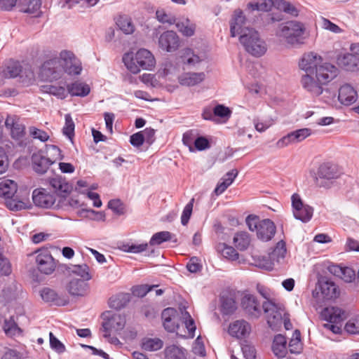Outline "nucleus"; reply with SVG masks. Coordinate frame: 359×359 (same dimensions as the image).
<instances>
[{
    "mask_svg": "<svg viewBox=\"0 0 359 359\" xmlns=\"http://www.w3.org/2000/svg\"><path fill=\"white\" fill-rule=\"evenodd\" d=\"M41 90L43 93L55 96L60 100H65L67 97V90L64 86L43 85L41 86Z\"/></svg>",
    "mask_w": 359,
    "mask_h": 359,
    "instance_id": "obj_37",
    "label": "nucleus"
},
{
    "mask_svg": "<svg viewBox=\"0 0 359 359\" xmlns=\"http://www.w3.org/2000/svg\"><path fill=\"white\" fill-rule=\"evenodd\" d=\"M130 295L128 293H118L109 299V306L115 310H121L126 306L130 302Z\"/></svg>",
    "mask_w": 359,
    "mask_h": 359,
    "instance_id": "obj_34",
    "label": "nucleus"
},
{
    "mask_svg": "<svg viewBox=\"0 0 359 359\" xmlns=\"http://www.w3.org/2000/svg\"><path fill=\"white\" fill-rule=\"evenodd\" d=\"M241 351L245 359H255V348L254 346L249 344L248 341H244V342L241 344Z\"/></svg>",
    "mask_w": 359,
    "mask_h": 359,
    "instance_id": "obj_55",
    "label": "nucleus"
},
{
    "mask_svg": "<svg viewBox=\"0 0 359 359\" xmlns=\"http://www.w3.org/2000/svg\"><path fill=\"white\" fill-rule=\"evenodd\" d=\"M57 195L54 192L48 191L43 188L36 189L32 192V201L34 204L39 208L44 209H59L60 202L56 203Z\"/></svg>",
    "mask_w": 359,
    "mask_h": 359,
    "instance_id": "obj_7",
    "label": "nucleus"
},
{
    "mask_svg": "<svg viewBox=\"0 0 359 359\" xmlns=\"http://www.w3.org/2000/svg\"><path fill=\"white\" fill-rule=\"evenodd\" d=\"M204 72H185L182 74L178 81L180 85L184 86H194L204 81Z\"/></svg>",
    "mask_w": 359,
    "mask_h": 359,
    "instance_id": "obj_28",
    "label": "nucleus"
},
{
    "mask_svg": "<svg viewBox=\"0 0 359 359\" xmlns=\"http://www.w3.org/2000/svg\"><path fill=\"white\" fill-rule=\"evenodd\" d=\"M158 46L166 52H175L180 46V39L177 33L172 30L163 32L158 37Z\"/></svg>",
    "mask_w": 359,
    "mask_h": 359,
    "instance_id": "obj_13",
    "label": "nucleus"
},
{
    "mask_svg": "<svg viewBox=\"0 0 359 359\" xmlns=\"http://www.w3.org/2000/svg\"><path fill=\"white\" fill-rule=\"evenodd\" d=\"M221 312L223 315H232L237 309L236 302L234 298L229 296H222L220 298Z\"/></svg>",
    "mask_w": 359,
    "mask_h": 359,
    "instance_id": "obj_39",
    "label": "nucleus"
},
{
    "mask_svg": "<svg viewBox=\"0 0 359 359\" xmlns=\"http://www.w3.org/2000/svg\"><path fill=\"white\" fill-rule=\"evenodd\" d=\"M161 319L163 327L168 332H175L180 327L179 313L177 309L168 307L163 310Z\"/></svg>",
    "mask_w": 359,
    "mask_h": 359,
    "instance_id": "obj_14",
    "label": "nucleus"
},
{
    "mask_svg": "<svg viewBox=\"0 0 359 359\" xmlns=\"http://www.w3.org/2000/svg\"><path fill=\"white\" fill-rule=\"evenodd\" d=\"M338 74V69L331 63H322L314 72L315 78L324 85L327 84Z\"/></svg>",
    "mask_w": 359,
    "mask_h": 359,
    "instance_id": "obj_15",
    "label": "nucleus"
},
{
    "mask_svg": "<svg viewBox=\"0 0 359 359\" xmlns=\"http://www.w3.org/2000/svg\"><path fill=\"white\" fill-rule=\"evenodd\" d=\"M67 93L72 97H84L87 96L90 92V86L82 82L74 81L67 85Z\"/></svg>",
    "mask_w": 359,
    "mask_h": 359,
    "instance_id": "obj_29",
    "label": "nucleus"
},
{
    "mask_svg": "<svg viewBox=\"0 0 359 359\" xmlns=\"http://www.w3.org/2000/svg\"><path fill=\"white\" fill-rule=\"evenodd\" d=\"M262 309L269 327L273 331H278L283 323V316L286 315L284 306L274 300H268L262 302Z\"/></svg>",
    "mask_w": 359,
    "mask_h": 359,
    "instance_id": "obj_4",
    "label": "nucleus"
},
{
    "mask_svg": "<svg viewBox=\"0 0 359 359\" xmlns=\"http://www.w3.org/2000/svg\"><path fill=\"white\" fill-rule=\"evenodd\" d=\"M287 252L285 242L280 241L276 244V247L273 249L272 252L269 253V258L273 262L280 263L284 259Z\"/></svg>",
    "mask_w": 359,
    "mask_h": 359,
    "instance_id": "obj_42",
    "label": "nucleus"
},
{
    "mask_svg": "<svg viewBox=\"0 0 359 359\" xmlns=\"http://www.w3.org/2000/svg\"><path fill=\"white\" fill-rule=\"evenodd\" d=\"M39 271L46 275L51 274L56 267L55 260L47 251L40 252L36 257Z\"/></svg>",
    "mask_w": 359,
    "mask_h": 359,
    "instance_id": "obj_20",
    "label": "nucleus"
},
{
    "mask_svg": "<svg viewBox=\"0 0 359 359\" xmlns=\"http://www.w3.org/2000/svg\"><path fill=\"white\" fill-rule=\"evenodd\" d=\"M233 243L237 250L244 251L250 245V237L247 232H238L234 235Z\"/></svg>",
    "mask_w": 359,
    "mask_h": 359,
    "instance_id": "obj_43",
    "label": "nucleus"
},
{
    "mask_svg": "<svg viewBox=\"0 0 359 359\" xmlns=\"http://www.w3.org/2000/svg\"><path fill=\"white\" fill-rule=\"evenodd\" d=\"M346 283H352L355 280L356 276L355 271L348 266H343L339 277Z\"/></svg>",
    "mask_w": 359,
    "mask_h": 359,
    "instance_id": "obj_59",
    "label": "nucleus"
},
{
    "mask_svg": "<svg viewBox=\"0 0 359 359\" xmlns=\"http://www.w3.org/2000/svg\"><path fill=\"white\" fill-rule=\"evenodd\" d=\"M41 6V0H27L25 3L18 6L20 12L34 15L36 17L39 16Z\"/></svg>",
    "mask_w": 359,
    "mask_h": 359,
    "instance_id": "obj_33",
    "label": "nucleus"
},
{
    "mask_svg": "<svg viewBox=\"0 0 359 359\" xmlns=\"http://www.w3.org/2000/svg\"><path fill=\"white\" fill-rule=\"evenodd\" d=\"M17 184L12 180H6L0 182V197L6 201L15 196Z\"/></svg>",
    "mask_w": 359,
    "mask_h": 359,
    "instance_id": "obj_36",
    "label": "nucleus"
},
{
    "mask_svg": "<svg viewBox=\"0 0 359 359\" xmlns=\"http://www.w3.org/2000/svg\"><path fill=\"white\" fill-rule=\"evenodd\" d=\"M345 330L350 334H359V315L350 319L345 325Z\"/></svg>",
    "mask_w": 359,
    "mask_h": 359,
    "instance_id": "obj_56",
    "label": "nucleus"
},
{
    "mask_svg": "<svg viewBox=\"0 0 359 359\" xmlns=\"http://www.w3.org/2000/svg\"><path fill=\"white\" fill-rule=\"evenodd\" d=\"M156 18L160 22L163 24L173 25L175 22V17L166 13L163 9L156 11Z\"/></svg>",
    "mask_w": 359,
    "mask_h": 359,
    "instance_id": "obj_57",
    "label": "nucleus"
},
{
    "mask_svg": "<svg viewBox=\"0 0 359 359\" xmlns=\"http://www.w3.org/2000/svg\"><path fill=\"white\" fill-rule=\"evenodd\" d=\"M3 328L5 334L11 337L20 335L22 332V330L16 323L14 316L5 319Z\"/></svg>",
    "mask_w": 359,
    "mask_h": 359,
    "instance_id": "obj_38",
    "label": "nucleus"
},
{
    "mask_svg": "<svg viewBox=\"0 0 359 359\" xmlns=\"http://www.w3.org/2000/svg\"><path fill=\"white\" fill-rule=\"evenodd\" d=\"M39 294L43 302L50 306H65L69 303V298L67 294L58 293L54 289L48 287H43Z\"/></svg>",
    "mask_w": 359,
    "mask_h": 359,
    "instance_id": "obj_10",
    "label": "nucleus"
},
{
    "mask_svg": "<svg viewBox=\"0 0 359 359\" xmlns=\"http://www.w3.org/2000/svg\"><path fill=\"white\" fill-rule=\"evenodd\" d=\"M29 133L34 139H38L42 142H46L49 139V135L46 131L34 126L29 128Z\"/></svg>",
    "mask_w": 359,
    "mask_h": 359,
    "instance_id": "obj_61",
    "label": "nucleus"
},
{
    "mask_svg": "<svg viewBox=\"0 0 359 359\" xmlns=\"http://www.w3.org/2000/svg\"><path fill=\"white\" fill-rule=\"evenodd\" d=\"M40 73L41 76L47 81H53L58 80L62 76L60 57L46 60L41 65Z\"/></svg>",
    "mask_w": 359,
    "mask_h": 359,
    "instance_id": "obj_11",
    "label": "nucleus"
},
{
    "mask_svg": "<svg viewBox=\"0 0 359 359\" xmlns=\"http://www.w3.org/2000/svg\"><path fill=\"white\" fill-rule=\"evenodd\" d=\"M250 324L244 319L237 320L230 323L228 332L229 334L237 339H244L251 332Z\"/></svg>",
    "mask_w": 359,
    "mask_h": 359,
    "instance_id": "obj_22",
    "label": "nucleus"
},
{
    "mask_svg": "<svg viewBox=\"0 0 359 359\" xmlns=\"http://www.w3.org/2000/svg\"><path fill=\"white\" fill-rule=\"evenodd\" d=\"M68 269L72 273L80 276L82 278L81 280L88 281L92 278V276L89 271V267L86 264L73 265L72 268H68Z\"/></svg>",
    "mask_w": 359,
    "mask_h": 359,
    "instance_id": "obj_47",
    "label": "nucleus"
},
{
    "mask_svg": "<svg viewBox=\"0 0 359 359\" xmlns=\"http://www.w3.org/2000/svg\"><path fill=\"white\" fill-rule=\"evenodd\" d=\"M222 256L231 261H236L238 259L239 254L235 248L226 244L222 250Z\"/></svg>",
    "mask_w": 359,
    "mask_h": 359,
    "instance_id": "obj_60",
    "label": "nucleus"
},
{
    "mask_svg": "<svg viewBox=\"0 0 359 359\" xmlns=\"http://www.w3.org/2000/svg\"><path fill=\"white\" fill-rule=\"evenodd\" d=\"M163 346V341L159 338H143L141 348L146 351H156L160 350Z\"/></svg>",
    "mask_w": 359,
    "mask_h": 359,
    "instance_id": "obj_45",
    "label": "nucleus"
},
{
    "mask_svg": "<svg viewBox=\"0 0 359 359\" xmlns=\"http://www.w3.org/2000/svg\"><path fill=\"white\" fill-rule=\"evenodd\" d=\"M65 126L62 129L63 133L67 137L72 138L74 135L75 124L70 114H65Z\"/></svg>",
    "mask_w": 359,
    "mask_h": 359,
    "instance_id": "obj_52",
    "label": "nucleus"
},
{
    "mask_svg": "<svg viewBox=\"0 0 359 359\" xmlns=\"http://www.w3.org/2000/svg\"><path fill=\"white\" fill-rule=\"evenodd\" d=\"M304 32L305 27L303 23L296 20H290L279 25L276 35L287 44L297 45L304 43Z\"/></svg>",
    "mask_w": 359,
    "mask_h": 359,
    "instance_id": "obj_2",
    "label": "nucleus"
},
{
    "mask_svg": "<svg viewBox=\"0 0 359 359\" xmlns=\"http://www.w3.org/2000/svg\"><path fill=\"white\" fill-rule=\"evenodd\" d=\"M210 142L207 137L198 135L192 149H194V152L196 151H201L210 148Z\"/></svg>",
    "mask_w": 359,
    "mask_h": 359,
    "instance_id": "obj_54",
    "label": "nucleus"
},
{
    "mask_svg": "<svg viewBox=\"0 0 359 359\" xmlns=\"http://www.w3.org/2000/svg\"><path fill=\"white\" fill-rule=\"evenodd\" d=\"M292 212L294 218L303 223L309 222L313 217V208L304 204L298 194H293L291 197Z\"/></svg>",
    "mask_w": 359,
    "mask_h": 359,
    "instance_id": "obj_9",
    "label": "nucleus"
},
{
    "mask_svg": "<svg viewBox=\"0 0 359 359\" xmlns=\"http://www.w3.org/2000/svg\"><path fill=\"white\" fill-rule=\"evenodd\" d=\"M193 352L195 355L204 357L206 355L205 348L201 336H198L194 341Z\"/></svg>",
    "mask_w": 359,
    "mask_h": 359,
    "instance_id": "obj_63",
    "label": "nucleus"
},
{
    "mask_svg": "<svg viewBox=\"0 0 359 359\" xmlns=\"http://www.w3.org/2000/svg\"><path fill=\"white\" fill-rule=\"evenodd\" d=\"M318 288L323 298L327 301L337 299L340 294L338 286L327 277H323L318 280Z\"/></svg>",
    "mask_w": 359,
    "mask_h": 359,
    "instance_id": "obj_16",
    "label": "nucleus"
},
{
    "mask_svg": "<svg viewBox=\"0 0 359 359\" xmlns=\"http://www.w3.org/2000/svg\"><path fill=\"white\" fill-rule=\"evenodd\" d=\"M197 136L198 133L194 130H189L182 135V143L184 146L189 148V150L191 152H194V149L192 148L194 147Z\"/></svg>",
    "mask_w": 359,
    "mask_h": 359,
    "instance_id": "obj_49",
    "label": "nucleus"
},
{
    "mask_svg": "<svg viewBox=\"0 0 359 359\" xmlns=\"http://www.w3.org/2000/svg\"><path fill=\"white\" fill-rule=\"evenodd\" d=\"M214 115L221 118L229 119L231 116V110L224 104H217L213 108Z\"/></svg>",
    "mask_w": 359,
    "mask_h": 359,
    "instance_id": "obj_53",
    "label": "nucleus"
},
{
    "mask_svg": "<svg viewBox=\"0 0 359 359\" xmlns=\"http://www.w3.org/2000/svg\"><path fill=\"white\" fill-rule=\"evenodd\" d=\"M257 231V238L264 242L271 241L275 236L276 227L275 224L270 219H262Z\"/></svg>",
    "mask_w": 359,
    "mask_h": 359,
    "instance_id": "obj_23",
    "label": "nucleus"
},
{
    "mask_svg": "<svg viewBox=\"0 0 359 359\" xmlns=\"http://www.w3.org/2000/svg\"><path fill=\"white\" fill-rule=\"evenodd\" d=\"M174 235L170 231H163L154 233L150 238L149 244V253L148 256L152 255L155 253V250L153 248L154 245H159L163 243L170 241Z\"/></svg>",
    "mask_w": 359,
    "mask_h": 359,
    "instance_id": "obj_30",
    "label": "nucleus"
},
{
    "mask_svg": "<svg viewBox=\"0 0 359 359\" xmlns=\"http://www.w3.org/2000/svg\"><path fill=\"white\" fill-rule=\"evenodd\" d=\"M123 62L126 68L134 74L139 73L141 69L151 70L156 64L152 53L144 48L140 49L135 55L125 53Z\"/></svg>",
    "mask_w": 359,
    "mask_h": 359,
    "instance_id": "obj_1",
    "label": "nucleus"
},
{
    "mask_svg": "<svg viewBox=\"0 0 359 359\" xmlns=\"http://www.w3.org/2000/svg\"><path fill=\"white\" fill-rule=\"evenodd\" d=\"M176 26L183 36L187 37L192 36L196 30V25L188 18L184 19L176 24Z\"/></svg>",
    "mask_w": 359,
    "mask_h": 359,
    "instance_id": "obj_46",
    "label": "nucleus"
},
{
    "mask_svg": "<svg viewBox=\"0 0 359 359\" xmlns=\"http://www.w3.org/2000/svg\"><path fill=\"white\" fill-rule=\"evenodd\" d=\"M241 306L250 320H257L262 315V303L253 294H245L241 300Z\"/></svg>",
    "mask_w": 359,
    "mask_h": 359,
    "instance_id": "obj_6",
    "label": "nucleus"
},
{
    "mask_svg": "<svg viewBox=\"0 0 359 359\" xmlns=\"http://www.w3.org/2000/svg\"><path fill=\"white\" fill-rule=\"evenodd\" d=\"M65 288L72 297H83L86 294L89 285L86 280L72 278L66 285Z\"/></svg>",
    "mask_w": 359,
    "mask_h": 359,
    "instance_id": "obj_24",
    "label": "nucleus"
},
{
    "mask_svg": "<svg viewBox=\"0 0 359 359\" xmlns=\"http://www.w3.org/2000/svg\"><path fill=\"white\" fill-rule=\"evenodd\" d=\"M22 72V66L18 62H14L7 67V76L10 78H16Z\"/></svg>",
    "mask_w": 359,
    "mask_h": 359,
    "instance_id": "obj_64",
    "label": "nucleus"
},
{
    "mask_svg": "<svg viewBox=\"0 0 359 359\" xmlns=\"http://www.w3.org/2000/svg\"><path fill=\"white\" fill-rule=\"evenodd\" d=\"M60 60L62 72L70 76L79 75L82 71L81 61L75 56L73 52L64 50L60 53Z\"/></svg>",
    "mask_w": 359,
    "mask_h": 359,
    "instance_id": "obj_8",
    "label": "nucleus"
},
{
    "mask_svg": "<svg viewBox=\"0 0 359 359\" xmlns=\"http://www.w3.org/2000/svg\"><path fill=\"white\" fill-rule=\"evenodd\" d=\"M31 160L33 170L39 175L45 174L49 167L55 163V161L45 156L43 150L34 152L31 156Z\"/></svg>",
    "mask_w": 359,
    "mask_h": 359,
    "instance_id": "obj_18",
    "label": "nucleus"
},
{
    "mask_svg": "<svg viewBox=\"0 0 359 359\" xmlns=\"http://www.w3.org/2000/svg\"><path fill=\"white\" fill-rule=\"evenodd\" d=\"M164 353L165 359H187L186 349L174 344L167 346Z\"/></svg>",
    "mask_w": 359,
    "mask_h": 359,
    "instance_id": "obj_40",
    "label": "nucleus"
},
{
    "mask_svg": "<svg viewBox=\"0 0 359 359\" xmlns=\"http://www.w3.org/2000/svg\"><path fill=\"white\" fill-rule=\"evenodd\" d=\"M116 25L125 34H132L135 32L132 19L127 15H119L116 19Z\"/></svg>",
    "mask_w": 359,
    "mask_h": 359,
    "instance_id": "obj_35",
    "label": "nucleus"
},
{
    "mask_svg": "<svg viewBox=\"0 0 359 359\" xmlns=\"http://www.w3.org/2000/svg\"><path fill=\"white\" fill-rule=\"evenodd\" d=\"M181 57L184 64L190 66H194L201 62L199 56L194 54V50L191 48L185 49Z\"/></svg>",
    "mask_w": 359,
    "mask_h": 359,
    "instance_id": "obj_48",
    "label": "nucleus"
},
{
    "mask_svg": "<svg viewBox=\"0 0 359 359\" xmlns=\"http://www.w3.org/2000/svg\"><path fill=\"white\" fill-rule=\"evenodd\" d=\"M341 171L336 164L327 162L319 165L314 181L319 187L330 188L332 180L340 177Z\"/></svg>",
    "mask_w": 359,
    "mask_h": 359,
    "instance_id": "obj_5",
    "label": "nucleus"
},
{
    "mask_svg": "<svg viewBox=\"0 0 359 359\" xmlns=\"http://www.w3.org/2000/svg\"><path fill=\"white\" fill-rule=\"evenodd\" d=\"M337 65L346 72H356L359 69V55L350 53H340L337 57Z\"/></svg>",
    "mask_w": 359,
    "mask_h": 359,
    "instance_id": "obj_19",
    "label": "nucleus"
},
{
    "mask_svg": "<svg viewBox=\"0 0 359 359\" xmlns=\"http://www.w3.org/2000/svg\"><path fill=\"white\" fill-rule=\"evenodd\" d=\"M12 272L9 260L0 253V276H9Z\"/></svg>",
    "mask_w": 359,
    "mask_h": 359,
    "instance_id": "obj_62",
    "label": "nucleus"
},
{
    "mask_svg": "<svg viewBox=\"0 0 359 359\" xmlns=\"http://www.w3.org/2000/svg\"><path fill=\"white\" fill-rule=\"evenodd\" d=\"M119 249L124 252L133 254H140L147 250L149 252V244L147 243H143L141 244L123 243L119 246Z\"/></svg>",
    "mask_w": 359,
    "mask_h": 359,
    "instance_id": "obj_41",
    "label": "nucleus"
},
{
    "mask_svg": "<svg viewBox=\"0 0 359 359\" xmlns=\"http://www.w3.org/2000/svg\"><path fill=\"white\" fill-rule=\"evenodd\" d=\"M344 311L338 307L325 308L321 316L323 319L328 323L341 324L344 320Z\"/></svg>",
    "mask_w": 359,
    "mask_h": 359,
    "instance_id": "obj_27",
    "label": "nucleus"
},
{
    "mask_svg": "<svg viewBox=\"0 0 359 359\" xmlns=\"http://www.w3.org/2000/svg\"><path fill=\"white\" fill-rule=\"evenodd\" d=\"M272 351L276 356L279 358L285 357L287 349V340L285 336L277 334L274 337L272 343Z\"/></svg>",
    "mask_w": 359,
    "mask_h": 359,
    "instance_id": "obj_32",
    "label": "nucleus"
},
{
    "mask_svg": "<svg viewBox=\"0 0 359 359\" xmlns=\"http://www.w3.org/2000/svg\"><path fill=\"white\" fill-rule=\"evenodd\" d=\"M50 348L57 353H62L65 351V345L52 333H49Z\"/></svg>",
    "mask_w": 359,
    "mask_h": 359,
    "instance_id": "obj_58",
    "label": "nucleus"
},
{
    "mask_svg": "<svg viewBox=\"0 0 359 359\" xmlns=\"http://www.w3.org/2000/svg\"><path fill=\"white\" fill-rule=\"evenodd\" d=\"M107 207L117 215H123L126 213V205L118 198L111 199L108 202Z\"/></svg>",
    "mask_w": 359,
    "mask_h": 359,
    "instance_id": "obj_51",
    "label": "nucleus"
},
{
    "mask_svg": "<svg viewBox=\"0 0 359 359\" xmlns=\"http://www.w3.org/2000/svg\"><path fill=\"white\" fill-rule=\"evenodd\" d=\"M358 100L357 91L350 84L345 83L339 89L338 100L344 106H350Z\"/></svg>",
    "mask_w": 359,
    "mask_h": 359,
    "instance_id": "obj_25",
    "label": "nucleus"
},
{
    "mask_svg": "<svg viewBox=\"0 0 359 359\" xmlns=\"http://www.w3.org/2000/svg\"><path fill=\"white\" fill-rule=\"evenodd\" d=\"M6 205L12 211H19L29 209L31 208V204L28 200L26 201L19 200L17 195L6 201Z\"/></svg>",
    "mask_w": 359,
    "mask_h": 359,
    "instance_id": "obj_44",
    "label": "nucleus"
},
{
    "mask_svg": "<svg viewBox=\"0 0 359 359\" xmlns=\"http://www.w3.org/2000/svg\"><path fill=\"white\" fill-rule=\"evenodd\" d=\"M239 42L245 50L254 57H259L267 50L265 41L261 39L259 33L254 28L245 30L239 36Z\"/></svg>",
    "mask_w": 359,
    "mask_h": 359,
    "instance_id": "obj_3",
    "label": "nucleus"
},
{
    "mask_svg": "<svg viewBox=\"0 0 359 359\" xmlns=\"http://www.w3.org/2000/svg\"><path fill=\"white\" fill-rule=\"evenodd\" d=\"M313 75L306 74L302 78L301 83L303 88L313 96H319L323 93L324 84L315 80Z\"/></svg>",
    "mask_w": 359,
    "mask_h": 359,
    "instance_id": "obj_26",
    "label": "nucleus"
},
{
    "mask_svg": "<svg viewBox=\"0 0 359 359\" xmlns=\"http://www.w3.org/2000/svg\"><path fill=\"white\" fill-rule=\"evenodd\" d=\"M5 125L11 130V135L15 140H20L25 135V126L13 118H7Z\"/></svg>",
    "mask_w": 359,
    "mask_h": 359,
    "instance_id": "obj_31",
    "label": "nucleus"
},
{
    "mask_svg": "<svg viewBox=\"0 0 359 359\" xmlns=\"http://www.w3.org/2000/svg\"><path fill=\"white\" fill-rule=\"evenodd\" d=\"M183 316V323L184 324L186 328L187 329L189 337L191 338H194L195 336V331L196 330V326L195 325L194 320L191 318V315L188 311L184 310V311L182 312Z\"/></svg>",
    "mask_w": 359,
    "mask_h": 359,
    "instance_id": "obj_50",
    "label": "nucleus"
},
{
    "mask_svg": "<svg viewBox=\"0 0 359 359\" xmlns=\"http://www.w3.org/2000/svg\"><path fill=\"white\" fill-rule=\"evenodd\" d=\"M323 63V58L318 54L311 52L305 53L302 57L299 65L306 72V74L313 75L316 69Z\"/></svg>",
    "mask_w": 359,
    "mask_h": 359,
    "instance_id": "obj_17",
    "label": "nucleus"
},
{
    "mask_svg": "<svg viewBox=\"0 0 359 359\" xmlns=\"http://www.w3.org/2000/svg\"><path fill=\"white\" fill-rule=\"evenodd\" d=\"M126 325V319L120 314H113L110 317L105 319L102 324L103 332H104V337L105 338L110 336L111 330L121 331Z\"/></svg>",
    "mask_w": 359,
    "mask_h": 359,
    "instance_id": "obj_21",
    "label": "nucleus"
},
{
    "mask_svg": "<svg viewBox=\"0 0 359 359\" xmlns=\"http://www.w3.org/2000/svg\"><path fill=\"white\" fill-rule=\"evenodd\" d=\"M247 18L243 11L241 9L235 10L229 22L231 36L236 37L238 35L240 36L245 30L252 29V28L245 26Z\"/></svg>",
    "mask_w": 359,
    "mask_h": 359,
    "instance_id": "obj_12",
    "label": "nucleus"
}]
</instances>
